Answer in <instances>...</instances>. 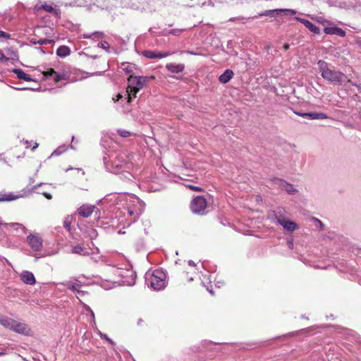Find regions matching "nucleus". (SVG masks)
Returning a JSON list of instances; mask_svg holds the SVG:
<instances>
[{"instance_id":"21","label":"nucleus","mask_w":361,"mask_h":361,"mask_svg":"<svg viewBox=\"0 0 361 361\" xmlns=\"http://www.w3.org/2000/svg\"><path fill=\"white\" fill-rule=\"evenodd\" d=\"M13 324H15V320L13 319L6 317H3L0 318V324L3 325L6 328L11 329Z\"/></svg>"},{"instance_id":"2","label":"nucleus","mask_w":361,"mask_h":361,"mask_svg":"<svg viewBox=\"0 0 361 361\" xmlns=\"http://www.w3.org/2000/svg\"><path fill=\"white\" fill-rule=\"evenodd\" d=\"M127 87L128 102H131L133 98L136 97L137 93L143 88L147 82V78L142 76H134L130 75L128 78Z\"/></svg>"},{"instance_id":"33","label":"nucleus","mask_w":361,"mask_h":361,"mask_svg":"<svg viewBox=\"0 0 361 361\" xmlns=\"http://www.w3.org/2000/svg\"><path fill=\"white\" fill-rule=\"evenodd\" d=\"M283 48L285 51H287L290 48V45L288 43L283 44Z\"/></svg>"},{"instance_id":"8","label":"nucleus","mask_w":361,"mask_h":361,"mask_svg":"<svg viewBox=\"0 0 361 361\" xmlns=\"http://www.w3.org/2000/svg\"><path fill=\"white\" fill-rule=\"evenodd\" d=\"M11 330L21 334L28 335L30 333V327L21 322H18L15 320V324H13V327L11 328Z\"/></svg>"},{"instance_id":"18","label":"nucleus","mask_w":361,"mask_h":361,"mask_svg":"<svg viewBox=\"0 0 361 361\" xmlns=\"http://www.w3.org/2000/svg\"><path fill=\"white\" fill-rule=\"evenodd\" d=\"M279 224L288 231H293L298 228L297 224L293 221H286L285 219H279Z\"/></svg>"},{"instance_id":"26","label":"nucleus","mask_w":361,"mask_h":361,"mask_svg":"<svg viewBox=\"0 0 361 361\" xmlns=\"http://www.w3.org/2000/svg\"><path fill=\"white\" fill-rule=\"evenodd\" d=\"M36 8L37 11H39L40 8H42L44 11L49 12V13H52L55 11L54 8L52 7V6L47 4H42L40 7H38V8L36 7Z\"/></svg>"},{"instance_id":"30","label":"nucleus","mask_w":361,"mask_h":361,"mask_svg":"<svg viewBox=\"0 0 361 361\" xmlns=\"http://www.w3.org/2000/svg\"><path fill=\"white\" fill-rule=\"evenodd\" d=\"M8 59L6 57L4 53L0 50V61H7Z\"/></svg>"},{"instance_id":"20","label":"nucleus","mask_w":361,"mask_h":361,"mask_svg":"<svg viewBox=\"0 0 361 361\" xmlns=\"http://www.w3.org/2000/svg\"><path fill=\"white\" fill-rule=\"evenodd\" d=\"M233 72L231 70L226 69L223 74L219 77V80L221 83H227L233 76Z\"/></svg>"},{"instance_id":"25","label":"nucleus","mask_w":361,"mask_h":361,"mask_svg":"<svg viewBox=\"0 0 361 361\" xmlns=\"http://www.w3.org/2000/svg\"><path fill=\"white\" fill-rule=\"evenodd\" d=\"M123 66H124L123 68V70L128 74H130V75H133V68H135L134 66L131 65V64H128V63H123L122 64Z\"/></svg>"},{"instance_id":"34","label":"nucleus","mask_w":361,"mask_h":361,"mask_svg":"<svg viewBox=\"0 0 361 361\" xmlns=\"http://www.w3.org/2000/svg\"><path fill=\"white\" fill-rule=\"evenodd\" d=\"M102 47L103 48H106V46L108 45V43L106 42H101Z\"/></svg>"},{"instance_id":"42","label":"nucleus","mask_w":361,"mask_h":361,"mask_svg":"<svg viewBox=\"0 0 361 361\" xmlns=\"http://www.w3.org/2000/svg\"><path fill=\"white\" fill-rule=\"evenodd\" d=\"M1 317H3L0 315V318H1Z\"/></svg>"},{"instance_id":"40","label":"nucleus","mask_w":361,"mask_h":361,"mask_svg":"<svg viewBox=\"0 0 361 361\" xmlns=\"http://www.w3.org/2000/svg\"><path fill=\"white\" fill-rule=\"evenodd\" d=\"M356 86H357V87H358L359 89H360V88H361V87H360V86H359V85H356Z\"/></svg>"},{"instance_id":"37","label":"nucleus","mask_w":361,"mask_h":361,"mask_svg":"<svg viewBox=\"0 0 361 361\" xmlns=\"http://www.w3.org/2000/svg\"><path fill=\"white\" fill-rule=\"evenodd\" d=\"M114 164H115L116 167H121L122 166L121 164H116V161H114Z\"/></svg>"},{"instance_id":"27","label":"nucleus","mask_w":361,"mask_h":361,"mask_svg":"<svg viewBox=\"0 0 361 361\" xmlns=\"http://www.w3.org/2000/svg\"><path fill=\"white\" fill-rule=\"evenodd\" d=\"M118 133L123 137H127L131 135L129 131L123 129L118 130Z\"/></svg>"},{"instance_id":"10","label":"nucleus","mask_w":361,"mask_h":361,"mask_svg":"<svg viewBox=\"0 0 361 361\" xmlns=\"http://www.w3.org/2000/svg\"><path fill=\"white\" fill-rule=\"evenodd\" d=\"M324 32L326 35H336L342 37H345L346 34L344 30L337 26L326 27L324 29Z\"/></svg>"},{"instance_id":"35","label":"nucleus","mask_w":361,"mask_h":361,"mask_svg":"<svg viewBox=\"0 0 361 361\" xmlns=\"http://www.w3.org/2000/svg\"><path fill=\"white\" fill-rule=\"evenodd\" d=\"M44 195L49 200L51 199V195L49 194L44 193Z\"/></svg>"},{"instance_id":"36","label":"nucleus","mask_w":361,"mask_h":361,"mask_svg":"<svg viewBox=\"0 0 361 361\" xmlns=\"http://www.w3.org/2000/svg\"><path fill=\"white\" fill-rule=\"evenodd\" d=\"M121 98H122V95H121V94H118L116 95V101H118V100H119L120 99H121Z\"/></svg>"},{"instance_id":"19","label":"nucleus","mask_w":361,"mask_h":361,"mask_svg":"<svg viewBox=\"0 0 361 361\" xmlns=\"http://www.w3.org/2000/svg\"><path fill=\"white\" fill-rule=\"evenodd\" d=\"M13 72L16 74L17 77L19 79L23 80L27 82L33 81V79L30 76V75L25 73L23 70L19 68H14Z\"/></svg>"},{"instance_id":"15","label":"nucleus","mask_w":361,"mask_h":361,"mask_svg":"<svg viewBox=\"0 0 361 361\" xmlns=\"http://www.w3.org/2000/svg\"><path fill=\"white\" fill-rule=\"evenodd\" d=\"M274 13H276V14H279L281 13H283L284 14H290V15H295L296 13V11L293 9H274V10H269L266 11L264 13L260 14V16H270Z\"/></svg>"},{"instance_id":"9","label":"nucleus","mask_w":361,"mask_h":361,"mask_svg":"<svg viewBox=\"0 0 361 361\" xmlns=\"http://www.w3.org/2000/svg\"><path fill=\"white\" fill-rule=\"evenodd\" d=\"M95 206L91 204H83L78 209V213L82 217H89L95 209Z\"/></svg>"},{"instance_id":"14","label":"nucleus","mask_w":361,"mask_h":361,"mask_svg":"<svg viewBox=\"0 0 361 361\" xmlns=\"http://www.w3.org/2000/svg\"><path fill=\"white\" fill-rule=\"evenodd\" d=\"M296 114L302 117H308L310 119H326L328 116L324 113H296Z\"/></svg>"},{"instance_id":"38","label":"nucleus","mask_w":361,"mask_h":361,"mask_svg":"<svg viewBox=\"0 0 361 361\" xmlns=\"http://www.w3.org/2000/svg\"><path fill=\"white\" fill-rule=\"evenodd\" d=\"M71 289H73V290H76V286H72V287L70 288Z\"/></svg>"},{"instance_id":"41","label":"nucleus","mask_w":361,"mask_h":361,"mask_svg":"<svg viewBox=\"0 0 361 361\" xmlns=\"http://www.w3.org/2000/svg\"><path fill=\"white\" fill-rule=\"evenodd\" d=\"M4 353H0V356L4 355Z\"/></svg>"},{"instance_id":"22","label":"nucleus","mask_w":361,"mask_h":361,"mask_svg":"<svg viewBox=\"0 0 361 361\" xmlns=\"http://www.w3.org/2000/svg\"><path fill=\"white\" fill-rule=\"evenodd\" d=\"M71 53L70 49L67 46H60L56 50V54L60 57H66Z\"/></svg>"},{"instance_id":"16","label":"nucleus","mask_w":361,"mask_h":361,"mask_svg":"<svg viewBox=\"0 0 361 361\" xmlns=\"http://www.w3.org/2000/svg\"><path fill=\"white\" fill-rule=\"evenodd\" d=\"M27 195V191L23 190L21 194L14 195L13 193L5 194L2 197L4 201H12L18 198L24 197Z\"/></svg>"},{"instance_id":"4","label":"nucleus","mask_w":361,"mask_h":361,"mask_svg":"<svg viewBox=\"0 0 361 361\" xmlns=\"http://www.w3.org/2000/svg\"><path fill=\"white\" fill-rule=\"evenodd\" d=\"M166 274L161 269H155L147 277V284L154 290H161L165 287Z\"/></svg>"},{"instance_id":"17","label":"nucleus","mask_w":361,"mask_h":361,"mask_svg":"<svg viewBox=\"0 0 361 361\" xmlns=\"http://www.w3.org/2000/svg\"><path fill=\"white\" fill-rule=\"evenodd\" d=\"M166 69L173 73H179L183 71L185 68V66L181 63L175 64V63H168L166 66Z\"/></svg>"},{"instance_id":"11","label":"nucleus","mask_w":361,"mask_h":361,"mask_svg":"<svg viewBox=\"0 0 361 361\" xmlns=\"http://www.w3.org/2000/svg\"><path fill=\"white\" fill-rule=\"evenodd\" d=\"M71 252L81 256H89L91 255L90 249L86 248L80 244L72 246Z\"/></svg>"},{"instance_id":"29","label":"nucleus","mask_w":361,"mask_h":361,"mask_svg":"<svg viewBox=\"0 0 361 361\" xmlns=\"http://www.w3.org/2000/svg\"><path fill=\"white\" fill-rule=\"evenodd\" d=\"M11 37L10 34L4 32V31H1L0 30V37H4V38H6V39H9Z\"/></svg>"},{"instance_id":"32","label":"nucleus","mask_w":361,"mask_h":361,"mask_svg":"<svg viewBox=\"0 0 361 361\" xmlns=\"http://www.w3.org/2000/svg\"><path fill=\"white\" fill-rule=\"evenodd\" d=\"M180 32L181 30H171V31H169V33L174 35H178Z\"/></svg>"},{"instance_id":"12","label":"nucleus","mask_w":361,"mask_h":361,"mask_svg":"<svg viewBox=\"0 0 361 361\" xmlns=\"http://www.w3.org/2000/svg\"><path fill=\"white\" fill-rule=\"evenodd\" d=\"M296 20L302 23L310 31L314 34H319L320 29L310 21L300 18H296Z\"/></svg>"},{"instance_id":"31","label":"nucleus","mask_w":361,"mask_h":361,"mask_svg":"<svg viewBox=\"0 0 361 361\" xmlns=\"http://www.w3.org/2000/svg\"><path fill=\"white\" fill-rule=\"evenodd\" d=\"M50 41L49 39H40L38 41V44H40V45H42V44H47V43H49Z\"/></svg>"},{"instance_id":"24","label":"nucleus","mask_w":361,"mask_h":361,"mask_svg":"<svg viewBox=\"0 0 361 361\" xmlns=\"http://www.w3.org/2000/svg\"><path fill=\"white\" fill-rule=\"evenodd\" d=\"M25 148H30L32 151L38 147L39 145L36 142H33L32 140H25L23 142Z\"/></svg>"},{"instance_id":"1","label":"nucleus","mask_w":361,"mask_h":361,"mask_svg":"<svg viewBox=\"0 0 361 361\" xmlns=\"http://www.w3.org/2000/svg\"><path fill=\"white\" fill-rule=\"evenodd\" d=\"M318 67L324 79L335 83H342L344 81L345 75L341 71L329 68L327 63L324 61L319 60L318 61Z\"/></svg>"},{"instance_id":"3","label":"nucleus","mask_w":361,"mask_h":361,"mask_svg":"<svg viewBox=\"0 0 361 361\" xmlns=\"http://www.w3.org/2000/svg\"><path fill=\"white\" fill-rule=\"evenodd\" d=\"M212 207L211 204L204 196L197 195L193 197L190 204L191 212L199 216H204L209 213Z\"/></svg>"},{"instance_id":"6","label":"nucleus","mask_w":361,"mask_h":361,"mask_svg":"<svg viewBox=\"0 0 361 361\" xmlns=\"http://www.w3.org/2000/svg\"><path fill=\"white\" fill-rule=\"evenodd\" d=\"M27 241L32 250L39 251L42 247V240L36 235L30 234L27 237Z\"/></svg>"},{"instance_id":"28","label":"nucleus","mask_w":361,"mask_h":361,"mask_svg":"<svg viewBox=\"0 0 361 361\" xmlns=\"http://www.w3.org/2000/svg\"><path fill=\"white\" fill-rule=\"evenodd\" d=\"M186 187L190 188L192 190H194V191H198V192L203 191V189L202 188L197 187V186H195V185H187Z\"/></svg>"},{"instance_id":"39","label":"nucleus","mask_w":361,"mask_h":361,"mask_svg":"<svg viewBox=\"0 0 361 361\" xmlns=\"http://www.w3.org/2000/svg\"><path fill=\"white\" fill-rule=\"evenodd\" d=\"M317 221L320 224L321 226H323V224H322L321 221H319V219H317Z\"/></svg>"},{"instance_id":"7","label":"nucleus","mask_w":361,"mask_h":361,"mask_svg":"<svg viewBox=\"0 0 361 361\" xmlns=\"http://www.w3.org/2000/svg\"><path fill=\"white\" fill-rule=\"evenodd\" d=\"M171 54H172V53H171L169 51L161 52V51H154L146 50L142 52V55L145 57H146L147 59H151L165 58Z\"/></svg>"},{"instance_id":"23","label":"nucleus","mask_w":361,"mask_h":361,"mask_svg":"<svg viewBox=\"0 0 361 361\" xmlns=\"http://www.w3.org/2000/svg\"><path fill=\"white\" fill-rule=\"evenodd\" d=\"M279 185L283 190H286L290 194L294 193L296 191L292 185L288 183L286 181L281 180Z\"/></svg>"},{"instance_id":"5","label":"nucleus","mask_w":361,"mask_h":361,"mask_svg":"<svg viewBox=\"0 0 361 361\" xmlns=\"http://www.w3.org/2000/svg\"><path fill=\"white\" fill-rule=\"evenodd\" d=\"M43 75L45 78L53 77V79L56 83L61 80H66L68 78L69 75L67 73H59L54 71V68H48L47 71L42 72Z\"/></svg>"},{"instance_id":"13","label":"nucleus","mask_w":361,"mask_h":361,"mask_svg":"<svg viewBox=\"0 0 361 361\" xmlns=\"http://www.w3.org/2000/svg\"><path fill=\"white\" fill-rule=\"evenodd\" d=\"M20 276L22 281L26 284L33 285L36 283L35 278L32 272L25 271L21 274Z\"/></svg>"}]
</instances>
